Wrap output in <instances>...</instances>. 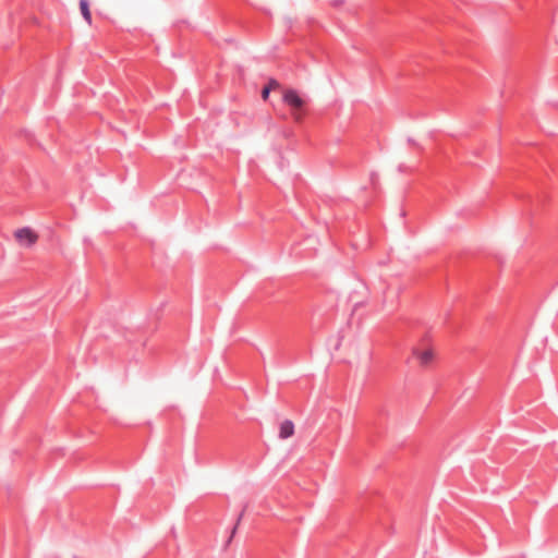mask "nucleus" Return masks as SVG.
<instances>
[{"label":"nucleus","mask_w":558,"mask_h":558,"mask_svg":"<svg viewBox=\"0 0 558 558\" xmlns=\"http://www.w3.org/2000/svg\"><path fill=\"white\" fill-rule=\"evenodd\" d=\"M269 93H270V86H265L262 89V97H263V99H267L268 96H269Z\"/></svg>","instance_id":"obj_6"},{"label":"nucleus","mask_w":558,"mask_h":558,"mask_svg":"<svg viewBox=\"0 0 558 558\" xmlns=\"http://www.w3.org/2000/svg\"><path fill=\"white\" fill-rule=\"evenodd\" d=\"M282 99L286 105L294 110H300L304 106V100L295 89H287Z\"/></svg>","instance_id":"obj_2"},{"label":"nucleus","mask_w":558,"mask_h":558,"mask_svg":"<svg viewBox=\"0 0 558 558\" xmlns=\"http://www.w3.org/2000/svg\"><path fill=\"white\" fill-rule=\"evenodd\" d=\"M275 85H278V83L275 80H271L267 86L274 87Z\"/></svg>","instance_id":"obj_8"},{"label":"nucleus","mask_w":558,"mask_h":558,"mask_svg":"<svg viewBox=\"0 0 558 558\" xmlns=\"http://www.w3.org/2000/svg\"><path fill=\"white\" fill-rule=\"evenodd\" d=\"M80 10L83 19L90 25L92 24V13L89 10V3L87 0H80Z\"/></svg>","instance_id":"obj_5"},{"label":"nucleus","mask_w":558,"mask_h":558,"mask_svg":"<svg viewBox=\"0 0 558 558\" xmlns=\"http://www.w3.org/2000/svg\"><path fill=\"white\" fill-rule=\"evenodd\" d=\"M243 513H244V510L241 511V513L239 514L238 517V520H236V524L233 526L232 529V533H231V537L234 535L235 531H236V525L239 524V522L241 521L242 517H243Z\"/></svg>","instance_id":"obj_7"},{"label":"nucleus","mask_w":558,"mask_h":558,"mask_svg":"<svg viewBox=\"0 0 558 558\" xmlns=\"http://www.w3.org/2000/svg\"><path fill=\"white\" fill-rule=\"evenodd\" d=\"M413 353L420 361L421 365H423V366L428 365L433 361V357H434L432 350L420 351V350L415 349L413 351Z\"/></svg>","instance_id":"obj_4"},{"label":"nucleus","mask_w":558,"mask_h":558,"mask_svg":"<svg viewBox=\"0 0 558 558\" xmlns=\"http://www.w3.org/2000/svg\"><path fill=\"white\" fill-rule=\"evenodd\" d=\"M294 434V424L291 420H284L279 427V438L287 439Z\"/></svg>","instance_id":"obj_3"},{"label":"nucleus","mask_w":558,"mask_h":558,"mask_svg":"<svg viewBox=\"0 0 558 558\" xmlns=\"http://www.w3.org/2000/svg\"><path fill=\"white\" fill-rule=\"evenodd\" d=\"M340 3H341V1H340V0H335V1H333V4H335V5H338V4H340Z\"/></svg>","instance_id":"obj_9"},{"label":"nucleus","mask_w":558,"mask_h":558,"mask_svg":"<svg viewBox=\"0 0 558 558\" xmlns=\"http://www.w3.org/2000/svg\"><path fill=\"white\" fill-rule=\"evenodd\" d=\"M14 235L19 243L26 247H31L38 240V235L28 227L17 229Z\"/></svg>","instance_id":"obj_1"}]
</instances>
